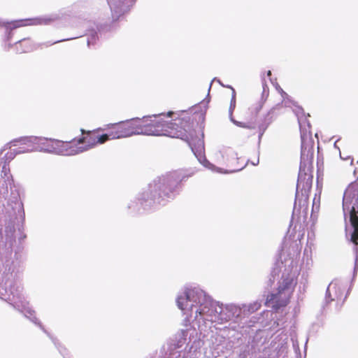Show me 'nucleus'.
Here are the masks:
<instances>
[{
	"label": "nucleus",
	"mask_w": 358,
	"mask_h": 358,
	"mask_svg": "<svg viewBox=\"0 0 358 358\" xmlns=\"http://www.w3.org/2000/svg\"><path fill=\"white\" fill-rule=\"evenodd\" d=\"M292 295L285 292L278 290L275 293H271L266 297L265 305L271 306L277 310L280 308L285 307L289 303Z\"/></svg>",
	"instance_id": "10"
},
{
	"label": "nucleus",
	"mask_w": 358,
	"mask_h": 358,
	"mask_svg": "<svg viewBox=\"0 0 358 358\" xmlns=\"http://www.w3.org/2000/svg\"><path fill=\"white\" fill-rule=\"evenodd\" d=\"M231 90H232V95H231V101H230V106H229V115H230L231 120L236 125H238L239 127H244V128L252 129L253 128L252 127H249V126L246 125V124H245L243 122H241L235 121L232 118V113H233V110H234V108L236 107V92H235V90L233 88H231Z\"/></svg>",
	"instance_id": "14"
},
{
	"label": "nucleus",
	"mask_w": 358,
	"mask_h": 358,
	"mask_svg": "<svg viewBox=\"0 0 358 358\" xmlns=\"http://www.w3.org/2000/svg\"><path fill=\"white\" fill-rule=\"evenodd\" d=\"M254 306H255V308H256L257 310V309H259V308H260V306H261L260 303H255L254 304Z\"/></svg>",
	"instance_id": "18"
},
{
	"label": "nucleus",
	"mask_w": 358,
	"mask_h": 358,
	"mask_svg": "<svg viewBox=\"0 0 358 358\" xmlns=\"http://www.w3.org/2000/svg\"><path fill=\"white\" fill-rule=\"evenodd\" d=\"M187 178V176L180 171L170 172L161 179L162 185L159 187V190L166 192L168 189L169 192L164 193V195L168 196L169 192H172L181 182L186 180Z\"/></svg>",
	"instance_id": "7"
},
{
	"label": "nucleus",
	"mask_w": 358,
	"mask_h": 358,
	"mask_svg": "<svg viewBox=\"0 0 358 358\" xmlns=\"http://www.w3.org/2000/svg\"><path fill=\"white\" fill-rule=\"evenodd\" d=\"M200 108L203 116L208 108V103L201 102L191 111L183 110L173 122L162 120L160 115L147 116L143 118H133L135 135L166 136L181 138L190 144L195 134L194 122L191 118Z\"/></svg>",
	"instance_id": "1"
},
{
	"label": "nucleus",
	"mask_w": 358,
	"mask_h": 358,
	"mask_svg": "<svg viewBox=\"0 0 358 358\" xmlns=\"http://www.w3.org/2000/svg\"><path fill=\"white\" fill-rule=\"evenodd\" d=\"M196 313H198L199 315H203L205 314V310L204 308H201L199 310H196Z\"/></svg>",
	"instance_id": "16"
},
{
	"label": "nucleus",
	"mask_w": 358,
	"mask_h": 358,
	"mask_svg": "<svg viewBox=\"0 0 358 358\" xmlns=\"http://www.w3.org/2000/svg\"><path fill=\"white\" fill-rule=\"evenodd\" d=\"M279 91H280V94H281L282 96L284 99L285 98V96H287V93H286V92H285L282 90V89H281L280 87V89H279Z\"/></svg>",
	"instance_id": "17"
},
{
	"label": "nucleus",
	"mask_w": 358,
	"mask_h": 358,
	"mask_svg": "<svg viewBox=\"0 0 358 358\" xmlns=\"http://www.w3.org/2000/svg\"><path fill=\"white\" fill-rule=\"evenodd\" d=\"M174 113L172 112V111H169L168 113H167V116L168 117H171Z\"/></svg>",
	"instance_id": "19"
},
{
	"label": "nucleus",
	"mask_w": 358,
	"mask_h": 358,
	"mask_svg": "<svg viewBox=\"0 0 358 358\" xmlns=\"http://www.w3.org/2000/svg\"><path fill=\"white\" fill-rule=\"evenodd\" d=\"M101 131H102L101 128L92 131L81 129L80 131L83 136L71 141H73L72 148L78 149L76 154L106 143L108 141V137L105 134H100Z\"/></svg>",
	"instance_id": "5"
},
{
	"label": "nucleus",
	"mask_w": 358,
	"mask_h": 358,
	"mask_svg": "<svg viewBox=\"0 0 358 358\" xmlns=\"http://www.w3.org/2000/svg\"><path fill=\"white\" fill-rule=\"evenodd\" d=\"M267 75H268V76H271V71H268L267 72Z\"/></svg>",
	"instance_id": "20"
},
{
	"label": "nucleus",
	"mask_w": 358,
	"mask_h": 358,
	"mask_svg": "<svg viewBox=\"0 0 358 358\" xmlns=\"http://www.w3.org/2000/svg\"><path fill=\"white\" fill-rule=\"evenodd\" d=\"M34 139H36V136H27L15 141L17 143L15 145H17L18 148L7 152L6 155L12 158L15 155L37 151L36 141Z\"/></svg>",
	"instance_id": "9"
},
{
	"label": "nucleus",
	"mask_w": 358,
	"mask_h": 358,
	"mask_svg": "<svg viewBox=\"0 0 358 358\" xmlns=\"http://www.w3.org/2000/svg\"><path fill=\"white\" fill-rule=\"evenodd\" d=\"M297 284V275L291 268H285L278 282L277 289L292 296Z\"/></svg>",
	"instance_id": "8"
},
{
	"label": "nucleus",
	"mask_w": 358,
	"mask_h": 358,
	"mask_svg": "<svg viewBox=\"0 0 358 358\" xmlns=\"http://www.w3.org/2000/svg\"><path fill=\"white\" fill-rule=\"evenodd\" d=\"M55 19L47 18V17L36 18V19H34V20H25V21H31V23L26 24V23L23 22V20H20V21L13 22L11 23V24L13 25V28H17V27H22V26H24V25H27V24H35V25H37V24H48L50 22H51L52 21H53Z\"/></svg>",
	"instance_id": "13"
},
{
	"label": "nucleus",
	"mask_w": 358,
	"mask_h": 358,
	"mask_svg": "<svg viewBox=\"0 0 358 358\" xmlns=\"http://www.w3.org/2000/svg\"><path fill=\"white\" fill-rule=\"evenodd\" d=\"M106 131L105 134L108 137V141L135 135L133 119L113 124L107 127Z\"/></svg>",
	"instance_id": "6"
},
{
	"label": "nucleus",
	"mask_w": 358,
	"mask_h": 358,
	"mask_svg": "<svg viewBox=\"0 0 358 358\" xmlns=\"http://www.w3.org/2000/svg\"><path fill=\"white\" fill-rule=\"evenodd\" d=\"M37 151L53 152L63 155H76L78 149L72 148L73 141L36 136Z\"/></svg>",
	"instance_id": "4"
},
{
	"label": "nucleus",
	"mask_w": 358,
	"mask_h": 358,
	"mask_svg": "<svg viewBox=\"0 0 358 358\" xmlns=\"http://www.w3.org/2000/svg\"><path fill=\"white\" fill-rule=\"evenodd\" d=\"M15 48L18 53H26L34 49V43L30 38H25L16 43Z\"/></svg>",
	"instance_id": "12"
},
{
	"label": "nucleus",
	"mask_w": 358,
	"mask_h": 358,
	"mask_svg": "<svg viewBox=\"0 0 358 358\" xmlns=\"http://www.w3.org/2000/svg\"><path fill=\"white\" fill-rule=\"evenodd\" d=\"M58 41H55V42H52V43H50V42H45V43H40L38 45V48H48L49 46H51L53 44H55L57 43Z\"/></svg>",
	"instance_id": "15"
},
{
	"label": "nucleus",
	"mask_w": 358,
	"mask_h": 358,
	"mask_svg": "<svg viewBox=\"0 0 358 358\" xmlns=\"http://www.w3.org/2000/svg\"><path fill=\"white\" fill-rule=\"evenodd\" d=\"M343 210L348 215L350 224L353 229L350 241L358 246V182H353L346 188L343 198Z\"/></svg>",
	"instance_id": "3"
},
{
	"label": "nucleus",
	"mask_w": 358,
	"mask_h": 358,
	"mask_svg": "<svg viewBox=\"0 0 358 358\" xmlns=\"http://www.w3.org/2000/svg\"><path fill=\"white\" fill-rule=\"evenodd\" d=\"M311 136L306 134L301 136V161L296 184L297 191L301 189L308 193L313 184V146Z\"/></svg>",
	"instance_id": "2"
},
{
	"label": "nucleus",
	"mask_w": 358,
	"mask_h": 358,
	"mask_svg": "<svg viewBox=\"0 0 358 358\" xmlns=\"http://www.w3.org/2000/svg\"><path fill=\"white\" fill-rule=\"evenodd\" d=\"M198 293L194 289H188L185 290L183 295L178 297L177 304L182 310H192L195 303H199Z\"/></svg>",
	"instance_id": "11"
}]
</instances>
